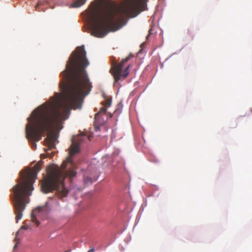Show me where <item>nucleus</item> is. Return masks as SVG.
Masks as SVG:
<instances>
[{"mask_svg":"<svg viewBox=\"0 0 252 252\" xmlns=\"http://www.w3.org/2000/svg\"><path fill=\"white\" fill-rule=\"evenodd\" d=\"M32 149H33V148L35 149L36 147V144H35V143L32 142Z\"/></svg>","mask_w":252,"mask_h":252,"instance_id":"obj_11","label":"nucleus"},{"mask_svg":"<svg viewBox=\"0 0 252 252\" xmlns=\"http://www.w3.org/2000/svg\"><path fill=\"white\" fill-rule=\"evenodd\" d=\"M131 55H129L126 58L123 59L120 63H117L115 61H112V67L110 70V73L113 75L115 82H118L122 77L124 79L126 78L129 74V68L130 67V65H128L124 69L123 73V67L124 64L127 63L130 59Z\"/></svg>","mask_w":252,"mask_h":252,"instance_id":"obj_5","label":"nucleus"},{"mask_svg":"<svg viewBox=\"0 0 252 252\" xmlns=\"http://www.w3.org/2000/svg\"><path fill=\"white\" fill-rule=\"evenodd\" d=\"M41 156L43 157V158H46V156L45 155H42Z\"/></svg>","mask_w":252,"mask_h":252,"instance_id":"obj_14","label":"nucleus"},{"mask_svg":"<svg viewBox=\"0 0 252 252\" xmlns=\"http://www.w3.org/2000/svg\"><path fill=\"white\" fill-rule=\"evenodd\" d=\"M17 247V244H15L14 247V249H15Z\"/></svg>","mask_w":252,"mask_h":252,"instance_id":"obj_15","label":"nucleus"},{"mask_svg":"<svg viewBox=\"0 0 252 252\" xmlns=\"http://www.w3.org/2000/svg\"><path fill=\"white\" fill-rule=\"evenodd\" d=\"M83 45L77 47L69 57L65 69L61 75L65 82L60 83L63 94L56 93L49 101L39 106L28 118L30 123L26 127V137L39 141L43 133H48L45 141L50 150L55 147L57 134L53 130L63 121L69 117L71 109H80L84 97L91 91L92 86L85 68L89 65Z\"/></svg>","mask_w":252,"mask_h":252,"instance_id":"obj_1","label":"nucleus"},{"mask_svg":"<svg viewBox=\"0 0 252 252\" xmlns=\"http://www.w3.org/2000/svg\"><path fill=\"white\" fill-rule=\"evenodd\" d=\"M84 181L85 184H91L93 182V180L88 176L84 177Z\"/></svg>","mask_w":252,"mask_h":252,"instance_id":"obj_10","label":"nucleus"},{"mask_svg":"<svg viewBox=\"0 0 252 252\" xmlns=\"http://www.w3.org/2000/svg\"><path fill=\"white\" fill-rule=\"evenodd\" d=\"M145 0H127L121 6L103 13L96 4L91 5L87 11L90 23L92 35L102 38L109 32L119 29L124 21V17H134L142 10Z\"/></svg>","mask_w":252,"mask_h":252,"instance_id":"obj_2","label":"nucleus"},{"mask_svg":"<svg viewBox=\"0 0 252 252\" xmlns=\"http://www.w3.org/2000/svg\"><path fill=\"white\" fill-rule=\"evenodd\" d=\"M108 114L110 117H112V115L111 113H107V108L103 106V107L100 109L99 111L96 114H95L94 116L95 122L100 124V119H101V116L103 114Z\"/></svg>","mask_w":252,"mask_h":252,"instance_id":"obj_7","label":"nucleus"},{"mask_svg":"<svg viewBox=\"0 0 252 252\" xmlns=\"http://www.w3.org/2000/svg\"><path fill=\"white\" fill-rule=\"evenodd\" d=\"M43 161H38L32 169H27L21 174L18 183L13 188V203L16 222L23 217V212L30 202L29 196L33 190V183L37 178V173L41 169Z\"/></svg>","mask_w":252,"mask_h":252,"instance_id":"obj_4","label":"nucleus"},{"mask_svg":"<svg viewBox=\"0 0 252 252\" xmlns=\"http://www.w3.org/2000/svg\"><path fill=\"white\" fill-rule=\"evenodd\" d=\"M94 252V248H92L91 249L89 250L88 252Z\"/></svg>","mask_w":252,"mask_h":252,"instance_id":"obj_13","label":"nucleus"},{"mask_svg":"<svg viewBox=\"0 0 252 252\" xmlns=\"http://www.w3.org/2000/svg\"><path fill=\"white\" fill-rule=\"evenodd\" d=\"M90 138H91V136H88V139L89 140H90Z\"/></svg>","mask_w":252,"mask_h":252,"instance_id":"obj_16","label":"nucleus"},{"mask_svg":"<svg viewBox=\"0 0 252 252\" xmlns=\"http://www.w3.org/2000/svg\"><path fill=\"white\" fill-rule=\"evenodd\" d=\"M86 1V0H77L73 3V7H79L83 5Z\"/></svg>","mask_w":252,"mask_h":252,"instance_id":"obj_8","label":"nucleus"},{"mask_svg":"<svg viewBox=\"0 0 252 252\" xmlns=\"http://www.w3.org/2000/svg\"><path fill=\"white\" fill-rule=\"evenodd\" d=\"M28 228H29V227H28V226H27V225H23V226H22L21 227V229H24L26 230V229H28Z\"/></svg>","mask_w":252,"mask_h":252,"instance_id":"obj_12","label":"nucleus"},{"mask_svg":"<svg viewBox=\"0 0 252 252\" xmlns=\"http://www.w3.org/2000/svg\"><path fill=\"white\" fill-rule=\"evenodd\" d=\"M85 139L86 136L83 134L74 136L68 150L69 156L62 163L61 168L55 165L48 167L47 176L41 182V189L42 192L48 193L55 190L61 197L67 195L68 190L65 187L64 179L67 177L71 179L75 177L76 173L75 171V165L71 157L79 153V145Z\"/></svg>","mask_w":252,"mask_h":252,"instance_id":"obj_3","label":"nucleus"},{"mask_svg":"<svg viewBox=\"0 0 252 252\" xmlns=\"http://www.w3.org/2000/svg\"><path fill=\"white\" fill-rule=\"evenodd\" d=\"M47 211V207L46 206L39 207L33 210L31 214V220L34 222L37 226L39 225V222L36 219V217L39 216L40 213H45Z\"/></svg>","mask_w":252,"mask_h":252,"instance_id":"obj_6","label":"nucleus"},{"mask_svg":"<svg viewBox=\"0 0 252 252\" xmlns=\"http://www.w3.org/2000/svg\"><path fill=\"white\" fill-rule=\"evenodd\" d=\"M112 101L110 99L107 98L106 100L102 102L103 106L105 107H109L111 105Z\"/></svg>","mask_w":252,"mask_h":252,"instance_id":"obj_9","label":"nucleus"}]
</instances>
